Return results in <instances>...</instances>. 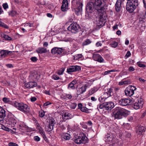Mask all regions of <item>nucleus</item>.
Instances as JSON below:
<instances>
[{"mask_svg": "<svg viewBox=\"0 0 146 146\" xmlns=\"http://www.w3.org/2000/svg\"><path fill=\"white\" fill-rule=\"evenodd\" d=\"M104 0H90L87 4L86 9L89 12V15L90 18L92 17L94 18L96 15H94V13L92 12L94 9L98 13H102L104 9Z\"/></svg>", "mask_w": 146, "mask_h": 146, "instance_id": "1", "label": "nucleus"}, {"mask_svg": "<svg viewBox=\"0 0 146 146\" xmlns=\"http://www.w3.org/2000/svg\"><path fill=\"white\" fill-rule=\"evenodd\" d=\"M129 111L125 109L117 107L114 109L113 115L115 119H119L122 118V116H127L128 114Z\"/></svg>", "mask_w": 146, "mask_h": 146, "instance_id": "2", "label": "nucleus"}, {"mask_svg": "<svg viewBox=\"0 0 146 146\" xmlns=\"http://www.w3.org/2000/svg\"><path fill=\"white\" fill-rule=\"evenodd\" d=\"M126 9L129 13L133 12L138 5V0H127Z\"/></svg>", "mask_w": 146, "mask_h": 146, "instance_id": "3", "label": "nucleus"}, {"mask_svg": "<svg viewBox=\"0 0 146 146\" xmlns=\"http://www.w3.org/2000/svg\"><path fill=\"white\" fill-rule=\"evenodd\" d=\"M13 104L18 109L25 113H29L30 111L29 107L26 104L16 101L14 102Z\"/></svg>", "mask_w": 146, "mask_h": 146, "instance_id": "4", "label": "nucleus"}, {"mask_svg": "<svg viewBox=\"0 0 146 146\" xmlns=\"http://www.w3.org/2000/svg\"><path fill=\"white\" fill-rule=\"evenodd\" d=\"M106 138L107 141L110 142L112 146H119L121 145V143H119V141L113 134H108L106 136Z\"/></svg>", "mask_w": 146, "mask_h": 146, "instance_id": "5", "label": "nucleus"}, {"mask_svg": "<svg viewBox=\"0 0 146 146\" xmlns=\"http://www.w3.org/2000/svg\"><path fill=\"white\" fill-rule=\"evenodd\" d=\"M87 138L84 134L81 133L76 136L75 139H74V141L77 144H84L87 142Z\"/></svg>", "mask_w": 146, "mask_h": 146, "instance_id": "6", "label": "nucleus"}, {"mask_svg": "<svg viewBox=\"0 0 146 146\" xmlns=\"http://www.w3.org/2000/svg\"><path fill=\"white\" fill-rule=\"evenodd\" d=\"M72 3L75 7L76 12L80 13L82 11L83 5L81 1L74 0L72 1Z\"/></svg>", "mask_w": 146, "mask_h": 146, "instance_id": "7", "label": "nucleus"}, {"mask_svg": "<svg viewBox=\"0 0 146 146\" xmlns=\"http://www.w3.org/2000/svg\"><path fill=\"white\" fill-rule=\"evenodd\" d=\"M80 29L79 25L76 23H72L68 28V30L74 33H76L78 32Z\"/></svg>", "mask_w": 146, "mask_h": 146, "instance_id": "8", "label": "nucleus"}, {"mask_svg": "<svg viewBox=\"0 0 146 146\" xmlns=\"http://www.w3.org/2000/svg\"><path fill=\"white\" fill-rule=\"evenodd\" d=\"M136 89V87L132 86H129L125 90V94L127 96H131L134 93V91Z\"/></svg>", "mask_w": 146, "mask_h": 146, "instance_id": "9", "label": "nucleus"}, {"mask_svg": "<svg viewBox=\"0 0 146 146\" xmlns=\"http://www.w3.org/2000/svg\"><path fill=\"white\" fill-rule=\"evenodd\" d=\"M94 20H95L94 23L96 26L101 27L103 25V19L100 16L99 17L98 15L96 16Z\"/></svg>", "mask_w": 146, "mask_h": 146, "instance_id": "10", "label": "nucleus"}, {"mask_svg": "<svg viewBox=\"0 0 146 146\" xmlns=\"http://www.w3.org/2000/svg\"><path fill=\"white\" fill-rule=\"evenodd\" d=\"M143 102L142 99L138 100L134 104L133 107L135 109H138L142 107Z\"/></svg>", "mask_w": 146, "mask_h": 146, "instance_id": "11", "label": "nucleus"}, {"mask_svg": "<svg viewBox=\"0 0 146 146\" xmlns=\"http://www.w3.org/2000/svg\"><path fill=\"white\" fill-rule=\"evenodd\" d=\"M81 69V67L78 66H72L69 67L67 69V72L70 73L72 72L78 71Z\"/></svg>", "mask_w": 146, "mask_h": 146, "instance_id": "12", "label": "nucleus"}, {"mask_svg": "<svg viewBox=\"0 0 146 146\" xmlns=\"http://www.w3.org/2000/svg\"><path fill=\"white\" fill-rule=\"evenodd\" d=\"M114 104L112 101L104 102L105 109L106 110H111L114 107Z\"/></svg>", "mask_w": 146, "mask_h": 146, "instance_id": "13", "label": "nucleus"}, {"mask_svg": "<svg viewBox=\"0 0 146 146\" xmlns=\"http://www.w3.org/2000/svg\"><path fill=\"white\" fill-rule=\"evenodd\" d=\"M37 86V83L35 82H30L25 84V86L27 88H31Z\"/></svg>", "mask_w": 146, "mask_h": 146, "instance_id": "14", "label": "nucleus"}, {"mask_svg": "<svg viewBox=\"0 0 146 146\" xmlns=\"http://www.w3.org/2000/svg\"><path fill=\"white\" fill-rule=\"evenodd\" d=\"M11 52V51L6 50H1L0 51V59L6 57Z\"/></svg>", "mask_w": 146, "mask_h": 146, "instance_id": "15", "label": "nucleus"}, {"mask_svg": "<svg viewBox=\"0 0 146 146\" xmlns=\"http://www.w3.org/2000/svg\"><path fill=\"white\" fill-rule=\"evenodd\" d=\"M129 100L127 99H121L118 100V103L119 104L122 106H125L129 104L130 102Z\"/></svg>", "mask_w": 146, "mask_h": 146, "instance_id": "16", "label": "nucleus"}, {"mask_svg": "<svg viewBox=\"0 0 146 146\" xmlns=\"http://www.w3.org/2000/svg\"><path fill=\"white\" fill-rule=\"evenodd\" d=\"M77 82L76 80H74L72 81L68 84V89L74 90L75 89Z\"/></svg>", "mask_w": 146, "mask_h": 146, "instance_id": "17", "label": "nucleus"}, {"mask_svg": "<svg viewBox=\"0 0 146 146\" xmlns=\"http://www.w3.org/2000/svg\"><path fill=\"white\" fill-rule=\"evenodd\" d=\"M63 51V49L59 48H54L51 50V53L52 54H60Z\"/></svg>", "mask_w": 146, "mask_h": 146, "instance_id": "18", "label": "nucleus"}, {"mask_svg": "<svg viewBox=\"0 0 146 146\" xmlns=\"http://www.w3.org/2000/svg\"><path fill=\"white\" fill-rule=\"evenodd\" d=\"M62 11H64L68 9V3L67 0H63L62 3V5L61 7Z\"/></svg>", "mask_w": 146, "mask_h": 146, "instance_id": "19", "label": "nucleus"}, {"mask_svg": "<svg viewBox=\"0 0 146 146\" xmlns=\"http://www.w3.org/2000/svg\"><path fill=\"white\" fill-rule=\"evenodd\" d=\"M29 78L30 80H34L38 79L39 76L36 72H32L30 74Z\"/></svg>", "mask_w": 146, "mask_h": 146, "instance_id": "20", "label": "nucleus"}, {"mask_svg": "<svg viewBox=\"0 0 146 146\" xmlns=\"http://www.w3.org/2000/svg\"><path fill=\"white\" fill-rule=\"evenodd\" d=\"M5 114V111L0 106V123L3 122L4 117Z\"/></svg>", "mask_w": 146, "mask_h": 146, "instance_id": "21", "label": "nucleus"}, {"mask_svg": "<svg viewBox=\"0 0 146 146\" xmlns=\"http://www.w3.org/2000/svg\"><path fill=\"white\" fill-rule=\"evenodd\" d=\"M93 57L94 60L100 62H104V60L99 54H95L94 55Z\"/></svg>", "mask_w": 146, "mask_h": 146, "instance_id": "22", "label": "nucleus"}, {"mask_svg": "<svg viewBox=\"0 0 146 146\" xmlns=\"http://www.w3.org/2000/svg\"><path fill=\"white\" fill-rule=\"evenodd\" d=\"M88 85L85 84L82 87L79 88L77 91V94L78 95H80L84 92L86 90L87 88Z\"/></svg>", "mask_w": 146, "mask_h": 146, "instance_id": "23", "label": "nucleus"}, {"mask_svg": "<svg viewBox=\"0 0 146 146\" xmlns=\"http://www.w3.org/2000/svg\"><path fill=\"white\" fill-rule=\"evenodd\" d=\"M55 123V120L53 119H51L49 120V129L48 131H50L52 130L53 128V126Z\"/></svg>", "mask_w": 146, "mask_h": 146, "instance_id": "24", "label": "nucleus"}, {"mask_svg": "<svg viewBox=\"0 0 146 146\" xmlns=\"http://www.w3.org/2000/svg\"><path fill=\"white\" fill-rule=\"evenodd\" d=\"M145 131L144 127L142 126H139L137 128L136 132L137 134L141 135Z\"/></svg>", "mask_w": 146, "mask_h": 146, "instance_id": "25", "label": "nucleus"}, {"mask_svg": "<svg viewBox=\"0 0 146 146\" xmlns=\"http://www.w3.org/2000/svg\"><path fill=\"white\" fill-rule=\"evenodd\" d=\"M62 118L63 120H66L67 119H69L71 118L72 117V115L68 113V112H66L64 113L62 115Z\"/></svg>", "mask_w": 146, "mask_h": 146, "instance_id": "26", "label": "nucleus"}, {"mask_svg": "<svg viewBox=\"0 0 146 146\" xmlns=\"http://www.w3.org/2000/svg\"><path fill=\"white\" fill-rule=\"evenodd\" d=\"M9 124L11 125V126L13 127L16 124L17 122V121L13 117L10 118L9 119Z\"/></svg>", "mask_w": 146, "mask_h": 146, "instance_id": "27", "label": "nucleus"}, {"mask_svg": "<svg viewBox=\"0 0 146 146\" xmlns=\"http://www.w3.org/2000/svg\"><path fill=\"white\" fill-rule=\"evenodd\" d=\"M121 2V0H117L115 4V9L117 11H119L120 10Z\"/></svg>", "mask_w": 146, "mask_h": 146, "instance_id": "28", "label": "nucleus"}, {"mask_svg": "<svg viewBox=\"0 0 146 146\" xmlns=\"http://www.w3.org/2000/svg\"><path fill=\"white\" fill-rule=\"evenodd\" d=\"M36 51L38 53L40 54L45 53L47 52L46 48L43 47L38 48Z\"/></svg>", "mask_w": 146, "mask_h": 146, "instance_id": "29", "label": "nucleus"}, {"mask_svg": "<svg viewBox=\"0 0 146 146\" xmlns=\"http://www.w3.org/2000/svg\"><path fill=\"white\" fill-rule=\"evenodd\" d=\"M104 94L105 95L107 94L108 95V97L107 98L111 96L113 94L112 89L111 88L108 89L106 92H105Z\"/></svg>", "mask_w": 146, "mask_h": 146, "instance_id": "30", "label": "nucleus"}, {"mask_svg": "<svg viewBox=\"0 0 146 146\" xmlns=\"http://www.w3.org/2000/svg\"><path fill=\"white\" fill-rule=\"evenodd\" d=\"M62 138L66 140H69L70 138V135L67 133H63L62 134Z\"/></svg>", "mask_w": 146, "mask_h": 146, "instance_id": "31", "label": "nucleus"}, {"mask_svg": "<svg viewBox=\"0 0 146 146\" xmlns=\"http://www.w3.org/2000/svg\"><path fill=\"white\" fill-rule=\"evenodd\" d=\"M92 42V41L90 39H86L82 43V46H84L86 45H87L91 44Z\"/></svg>", "mask_w": 146, "mask_h": 146, "instance_id": "32", "label": "nucleus"}, {"mask_svg": "<svg viewBox=\"0 0 146 146\" xmlns=\"http://www.w3.org/2000/svg\"><path fill=\"white\" fill-rule=\"evenodd\" d=\"M40 133L42 135L43 138H44V140L46 141L47 140V139L45 135V134L44 130L43 129L39 130Z\"/></svg>", "mask_w": 146, "mask_h": 146, "instance_id": "33", "label": "nucleus"}, {"mask_svg": "<svg viewBox=\"0 0 146 146\" xmlns=\"http://www.w3.org/2000/svg\"><path fill=\"white\" fill-rule=\"evenodd\" d=\"M98 90L97 88H92L89 91V94L90 95H92L94 93Z\"/></svg>", "mask_w": 146, "mask_h": 146, "instance_id": "34", "label": "nucleus"}, {"mask_svg": "<svg viewBox=\"0 0 146 146\" xmlns=\"http://www.w3.org/2000/svg\"><path fill=\"white\" fill-rule=\"evenodd\" d=\"M2 100L5 103H8L10 104H12V102L10 100L9 98L6 97H4L3 98Z\"/></svg>", "mask_w": 146, "mask_h": 146, "instance_id": "35", "label": "nucleus"}, {"mask_svg": "<svg viewBox=\"0 0 146 146\" xmlns=\"http://www.w3.org/2000/svg\"><path fill=\"white\" fill-rule=\"evenodd\" d=\"M1 36L2 38L5 39V40H11L12 39L11 37L5 34H2Z\"/></svg>", "mask_w": 146, "mask_h": 146, "instance_id": "36", "label": "nucleus"}, {"mask_svg": "<svg viewBox=\"0 0 146 146\" xmlns=\"http://www.w3.org/2000/svg\"><path fill=\"white\" fill-rule=\"evenodd\" d=\"M69 106L71 108L74 109L76 108L77 104L75 102H70L69 103Z\"/></svg>", "mask_w": 146, "mask_h": 146, "instance_id": "37", "label": "nucleus"}, {"mask_svg": "<svg viewBox=\"0 0 146 146\" xmlns=\"http://www.w3.org/2000/svg\"><path fill=\"white\" fill-rule=\"evenodd\" d=\"M8 13L9 15L12 16H13L17 14V12L16 11L13 10H12L11 11L9 12Z\"/></svg>", "mask_w": 146, "mask_h": 146, "instance_id": "38", "label": "nucleus"}, {"mask_svg": "<svg viewBox=\"0 0 146 146\" xmlns=\"http://www.w3.org/2000/svg\"><path fill=\"white\" fill-rule=\"evenodd\" d=\"M111 45L112 47L115 48L117 46L118 43L116 41H113L111 43Z\"/></svg>", "mask_w": 146, "mask_h": 146, "instance_id": "39", "label": "nucleus"}, {"mask_svg": "<svg viewBox=\"0 0 146 146\" xmlns=\"http://www.w3.org/2000/svg\"><path fill=\"white\" fill-rule=\"evenodd\" d=\"M64 71V68H62L58 71V74L59 75L62 74Z\"/></svg>", "mask_w": 146, "mask_h": 146, "instance_id": "40", "label": "nucleus"}, {"mask_svg": "<svg viewBox=\"0 0 146 146\" xmlns=\"http://www.w3.org/2000/svg\"><path fill=\"white\" fill-rule=\"evenodd\" d=\"M80 110L81 111L83 112H85L86 113L88 112V109L84 107H83Z\"/></svg>", "mask_w": 146, "mask_h": 146, "instance_id": "41", "label": "nucleus"}, {"mask_svg": "<svg viewBox=\"0 0 146 146\" xmlns=\"http://www.w3.org/2000/svg\"><path fill=\"white\" fill-rule=\"evenodd\" d=\"M104 108H105V107L104 106V103H103V104H100L99 105V106H98L97 107V108L98 110H99V108L100 109H102Z\"/></svg>", "mask_w": 146, "mask_h": 146, "instance_id": "42", "label": "nucleus"}, {"mask_svg": "<svg viewBox=\"0 0 146 146\" xmlns=\"http://www.w3.org/2000/svg\"><path fill=\"white\" fill-rule=\"evenodd\" d=\"M82 57V55L81 54H78L75 56L74 58L77 60L81 58Z\"/></svg>", "mask_w": 146, "mask_h": 146, "instance_id": "43", "label": "nucleus"}, {"mask_svg": "<svg viewBox=\"0 0 146 146\" xmlns=\"http://www.w3.org/2000/svg\"><path fill=\"white\" fill-rule=\"evenodd\" d=\"M52 78L55 80H57L59 79L60 77L57 75H54L52 76Z\"/></svg>", "mask_w": 146, "mask_h": 146, "instance_id": "44", "label": "nucleus"}, {"mask_svg": "<svg viewBox=\"0 0 146 146\" xmlns=\"http://www.w3.org/2000/svg\"><path fill=\"white\" fill-rule=\"evenodd\" d=\"M44 112L42 110L39 111V115L41 117H43L44 115Z\"/></svg>", "mask_w": 146, "mask_h": 146, "instance_id": "45", "label": "nucleus"}, {"mask_svg": "<svg viewBox=\"0 0 146 146\" xmlns=\"http://www.w3.org/2000/svg\"><path fill=\"white\" fill-rule=\"evenodd\" d=\"M8 145L9 146H19L16 143L11 142L9 143Z\"/></svg>", "mask_w": 146, "mask_h": 146, "instance_id": "46", "label": "nucleus"}, {"mask_svg": "<svg viewBox=\"0 0 146 146\" xmlns=\"http://www.w3.org/2000/svg\"><path fill=\"white\" fill-rule=\"evenodd\" d=\"M3 6L5 10H6L8 8V5L7 3H4L3 4Z\"/></svg>", "mask_w": 146, "mask_h": 146, "instance_id": "47", "label": "nucleus"}, {"mask_svg": "<svg viewBox=\"0 0 146 146\" xmlns=\"http://www.w3.org/2000/svg\"><path fill=\"white\" fill-rule=\"evenodd\" d=\"M36 125L37 129L39 130L42 129V128L40 127L39 124L38 123H36Z\"/></svg>", "mask_w": 146, "mask_h": 146, "instance_id": "48", "label": "nucleus"}, {"mask_svg": "<svg viewBox=\"0 0 146 146\" xmlns=\"http://www.w3.org/2000/svg\"><path fill=\"white\" fill-rule=\"evenodd\" d=\"M20 129H21L22 130H23V131L26 130L27 129V127L26 125L24 126H20Z\"/></svg>", "mask_w": 146, "mask_h": 146, "instance_id": "49", "label": "nucleus"}, {"mask_svg": "<svg viewBox=\"0 0 146 146\" xmlns=\"http://www.w3.org/2000/svg\"><path fill=\"white\" fill-rule=\"evenodd\" d=\"M123 81L124 82V84H129L130 83V82L129 80H125Z\"/></svg>", "mask_w": 146, "mask_h": 146, "instance_id": "50", "label": "nucleus"}, {"mask_svg": "<svg viewBox=\"0 0 146 146\" xmlns=\"http://www.w3.org/2000/svg\"><path fill=\"white\" fill-rule=\"evenodd\" d=\"M31 60L33 62H36L37 60V58L36 57H32L31 58Z\"/></svg>", "mask_w": 146, "mask_h": 146, "instance_id": "51", "label": "nucleus"}, {"mask_svg": "<svg viewBox=\"0 0 146 146\" xmlns=\"http://www.w3.org/2000/svg\"><path fill=\"white\" fill-rule=\"evenodd\" d=\"M34 140L37 141H38L40 140V138L38 136H35L34 137Z\"/></svg>", "mask_w": 146, "mask_h": 146, "instance_id": "52", "label": "nucleus"}, {"mask_svg": "<svg viewBox=\"0 0 146 146\" xmlns=\"http://www.w3.org/2000/svg\"><path fill=\"white\" fill-rule=\"evenodd\" d=\"M65 96L69 99H71L72 97L71 95L70 94H66L65 95Z\"/></svg>", "mask_w": 146, "mask_h": 146, "instance_id": "53", "label": "nucleus"}, {"mask_svg": "<svg viewBox=\"0 0 146 146\" xmlns=\"http://www.w3.org/2000/svg\"><path fill=\"white\" fill-rule=\"evenodd\" d=\"M131 55V53L129 51H128L126 54L125 57H126V58L129 57Z\"/></svg>", "mask_w": 146, "mask_h": 146, "instance_id": "54", "label": "nucleus"}, {"mask_svg": "<svg viewBox=\"0 0 146 146\" xmlns=\"http://www.w3.org/2000/svg\"><path fill=\"white\" fill-rule=\"evenodd\" d=\"M102 45V43L101 41H98L97 42L96 44V46L97 47L101 46Z\"/></svg>", "mask_w": 146, "mask_h": 146, "instance_id": "55", "label": "nucleus"}, {"mask_svg": "<svg viewBox=\"0 0 146 146\" xmlns=\"http://www.w3.org/2000/svg\"><path fill=\"white\" fill-rule=\"evenodd\" d=\"M74 16L70 17L69 19V21L70 22H72L74 19Z\"/></svg>", "mask_w": 146, "mask_h": 146, "instance_id": "56", "label": "nucleus"}, {"mask_svg": "<svg viewBox=\"0 0 146 146\" xmlns=\"http://www.w3.org/2000/svg\"><path fill=\"white\" fill-rule=\"evenodd\" d=\"M129 70L130 72H133L135 70V69L133 66H130L129 68Z\"/></svg>", "mask_w": 146, "mask_h": 146, "instance_id": "57", "label": "nucleus"}, {"mask_svg": "<svg viewBox=\"0 0 146 146\" xmlns=\"http://www.w3.org/2000/svg\"><path fill=\"white\" fill-rule=\"evenodd\" d=\"M36 98L35 97H32L31 98V100L32 102H34L36 101Z\"/></svg>", "mask_w": 146, "mask_h": 146, "instance_id": "58", "label": "nucleus"}, {"mask_svg": "<svg viewBox=\"0 0 146 146\" xmlns=\"http://www.w3.org/2000/svg\"><path fill=\"white\" fill-rule=\"evenodd\" d=\"M138 66L139 67H145V65L142 64L141 63H139L138 64Z\"/></svg>", "mask_w": 146, "mask_h": 146, "instance_id": "59", "label": "nucleus"}, {"mask_svg": "<svg viewBox=\"0 0 146 146\" xmlns=\"http://www.w3.org/2000/svg\"><path fill=\"white\" fill-rule=\"evenodd\" d=\"M26 26H29V27H33V23H27L26 24Z\"/></svg>", "mask_w": 146, "mask_h": 146, "instance_id": "60", "label": "nucleus"}, {"mask_svg": "<svg viewBox=\"0 0 146 146\" xmlns=\"http://www.w3.org/2000/svg\"><path fill=\"white\" fill-rule=\"evenodd\" d=\"M83 107H82V104L80 103L78 104V107L79 109L80 110Z\"/></svg>", "mask_w": 146, "mask_h": 146, "instance_id": "61", "label": "nucleus"}, {"mask_svg": "<svg viewBox=\"0 0 146 146\" xmlns=\"http://www.w3.org/2000/svg\"><path fill=\"white\" fill-rule=\"evenodd\" d=\"M6 66L9 68H11L13 67V65L11 64H7L6 65Z\"/></svg>", "mask_w": 146, "mask_h": 146, "instance_id": "62", "label": "nucleus"}, {"mask_svg": "<svg viewBox=\"0 0 146 146\" xmlns=\"http://www.w3.org/2000/svg\"><path fill=\"white\" fill-rule=\"evenodd\" d=\"M139 80L140 82L143 83H144L145 81V80L141 78H140L139 79Z\"/></svg>", "mask_w": 146, "mask_h": 146, "instance_id": "63", "label": "nucleus"}, {"mask_svg": "<svg viewBox=\"0 0 146 146\" xmlns=\"http://www.w3.org/2000/svg\"><path fill=\"white\" fill-rule=\"evenodd\" d=\"M143 2L144 7L146 9V0H143Z\"/></svg>", "mask_w": 146, "mask_h": 146, "instance_id": "64", "label": "nucleus"}]
</instances>
